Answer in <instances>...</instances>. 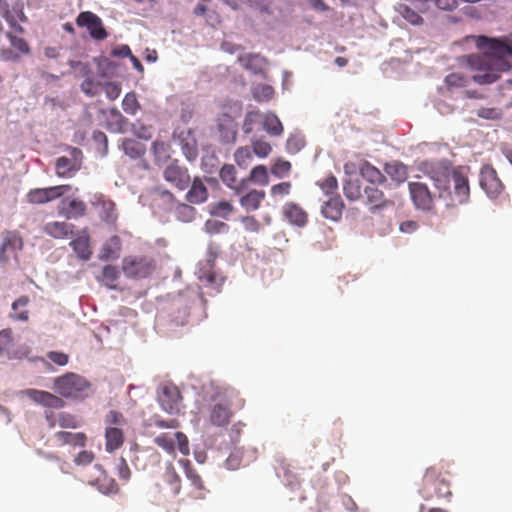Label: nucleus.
<instances>
[{"mask_svg": "<svg viewBox=\"0 0 512 512\" xmlns=\"http://www.w3.org/2000/svg\"><path fill=\"white\" fill-rule=\"evenodd\" d=\"M378 186L379 185H367L364 188L365 204L372 213L383 210L392 204Z\"/></svg>", "mask_w": 512, "mask_h": 512, "instance_id": "16", "label": "nucleus"}, {"mask_svg": "<svg viewBox=\"0 0 512 512\" xmlns=\"http://www.w3.org/2000/svg\"><path fill=\"white\" fill-rule=\"evenodd\" d=\"M283 215L291 224L299 227L304 226L308 220V215L304 209L293 202L284 205Z\"/></svg>", "mask_w": 512, "mask_h": 512, "instance_id": "25", "label": "nucleus"}, {"mask_svg": "<svg viewBox=\"0 0 512 512\" xmlns=\"http://www.w3.org/2000/svg\"><path fill=\"white\" fill-rule=\"evenodd\" d=\"M122 269L127 277L142 279L153 273L155 261L145 256H128L123 259Z\"/></svg>", "mask_w": 512, "mask_h": 512, "instance_id": "6", "label": "nucleus"}, {"mask_svg": "<svg viewBox=\"0 0 512 512\" xmlns=\"http://www.w3.org/2000/svg\"><path fill=\"white\" fill-rule=\"evenodd\" d=\"M246 180V183L251 181L257 183L262 186H266L269 183V175L266 166L257 165L255 166L249 174V177Z\"/></svg>", "mask_w": 512, "mask_h": 512, "instance_id": "38", "label": "nucleus"}, {"mask_svg": "<svg viewBox=\"0 0 512 512\" xmlns=\"http://www.w3.org/2000/svg\"><path fill=\"white\" fill-rule=\"evenodd\" d=\"M344 171L347 175L359 172L369 185H382L386 182V176L366 160L349 161L344 164Z\"/></svg>", "mask_w": 512, "mask_h": 512, "instance_id": "7", "label": "nucleus"}, {"mask_svg": "<svg viewBox=\"0 0 512 512\" xmlns=\"http://www.w3.org/2000/svg\"><path fill=\"white\" fill-rule=\"evenodd\" d=\"M122 107L125 113L135 115L140 109V104L135 93H127L122 100Z\"/></svg>", "mask_w": 512, "mask_h": 512, "instance_id": "42", "label": "nucleus"}, {"mask_svg": "<svg viewBox=\"0 0 512 512\" xmlns=\"http://www.w3.org/2000/svg\"><path fill=\"white\" fill-rule=\"evenodd\" d=\"M70 65H71L72 69L74 70V74H75L76 78H84L85 79V78L91 76V74H92L90 67L86 63H83L80 61H77V62L71 61Z\"/></svg>", "mask_w": 512, "mask_h": 512, "instance_id": "53", "label": "nucleus"}, {"mask_svg": "<svg viewBox=\"0 0 512 512\" xmlns=\"http://www.w3.org/2000/svg\"><path fill=\"white\" fill-rule=\"evenodd\" d=\"M174 437L178 450L185 456L189 455L190 447L187 436L182 432H176Z\"/></svg>", "mask_w": 512, "mask_h": 512, "instance_id": "56", "label": "nucleus"}, {"mask_svg": "<svg viewBox=\"0 0 512 512\" xmlns=\"http://www.w3.org/2000/svg\"><path fill=\"white\" fill-rule=\"evenodd\" d=\"M159 404L169 414H179L182 408V396L179 389L172 384L161 387L158 395Z\"/></svg>", "mask_w": 512, "mask_h": 512, "instance_id": "11", "label": "nucleus"}, {"mask_svg": "<svg viewBox=\"0 0 512 512\" xmlns=\"http://www.w3.org/2000/svg\"><path fill=\"white\" fill-rule=\"evenodd\" d=\"M153 154L156 161H166L170 158V145L163 141H154L152 144Z\"/></svg>", "mask_w": 512, "mask_h": 512, "instance_id": "43", "label": "nucleus"}, {"mask_svg": "<svg viewBox=\"0 0 512 512\" xmlns=\"http://www.w3.org/2000/svg\"><path fill=\"white\" fill-rule=\"evenodd\" d=\"M54 391L64 398L83 400L91 394V383L76 373H66L54 379Z\"/></svg>", "mask_w": 512, "mask_h": 512, "instance_id": "4", "label": "nucleus"}, {"mask_svg": "<svg viewBox=\"0 0 512 512\" xmlns=\"http://www.w3.org/2000/svg\"><path fill=\"white\" fill-rule=\"evenodd\" d=\"M231 416L229 405L216 403L210 408L209 421L213 426L224 427L229 424Z\"/></svg>", "mask_w": 512, "mask_h": 512, "instance_id": "21", "label": "nucleus"}, {"mask_svg": "<svg viewBox=\"0 0 512 512\" xmlns=\"http://www.w3.org/2000/svg\"><path fill=\"white\" fill-rule=\"evenodd\" d=\"M133 132L140 139L149 140L152 137L151 127L139 122L133 125Z\"/></svg>", "mask_w": 512, "mask_h": 512, "instance_id": "64", "label": "nucleus"}, {"mask_svg": "<svg viewBox=\"0 0 512 512\" xmlns=\"http://www.w3.org/2000/svg\"><path fill=\"white\" fill-rule=\"evenodd\" d=\"M179 464L183 466L186 477L195 489V497L202 498L204 495L203 492L205 490V486L200 475L193 468L191 462L188 459H180Z\"/></svg>", "mask_w": 512, "mask_h": 512, "instance_id": "27", "label": "nucleus"}, {"mask_svg": "<svg viewBox=\"0 0 512 512\" xmlns=\"http://www.w3.org/2000/svg\"><path fill=\"white\" fill-rule=\"evenodd\" d=\"M174 435H170L168 433H162L155 437L154 443L164 449L169 454L175 453V440Z\"/></svg>", "mask_w": 512, "mask_h": 512, "instance_id": "41", "label": "nucleus"}, {"mask_svg": "<svg viewBox=\"0 0 512 512\" xmlns=\"http://www.w3.org/2000/svg\"><path fill=\"white\" fill-rule=\"evenodd\" d=\"M70 246L77 254V256L82 260L90 259L92 255V251L90 249L89 237L88 235H81L77 238L73 239L70 242Z\"/></svg>", "mask_w": 512, "mask_h": 512, "instance_id": "33", "label": "nucleus"}, {"mask_svg": "<svg viewBox=\"0 0 512 512\" xmlns=\"http://www.w3.org/2000/svg\"><path fill=\"white\" fill-rule=\"evenodd\" d=\"M26 200L28 203L35 204V205H41V204L48 203L44 188L31 189L26 194Z\"/></svg>", "mask_w": 512, "mask_h": 512, "instance_id": "46", "label": "nucleus"}, {"mask_svg": "<svg viewBox=\"0 0 512 512\" xmlns=\"http://www.w3.org/2000/svg\"><path fill=\"white\" fill-rule=\"evenodd\" d=\"M411 199L417 209L429 211L433 208V197L427 185L421 182H410Z\"/></svg>", "mask_w": 512, "mask_h": 512, "instance_id": "13", "label": "nucleus"}, {"mask_svg": "<svg viewBox=\"0 0 512 512\" xmlns=\"http://www.w3.org/2000/svg\"><path fill=\"white\" fill-rule=\"evenodd\" d=\"M242 461V456L239 451H233L230 453L228 458L225 461V465L229 470H236L240 467Z\"/></svg>", "mask_w": 512, "mask_h": 512, "instance_id": "63", "label": "nucleus"}, {"mask_svg": "<svg viewBox=\"0 0 512 512\" xmlns=\"http://www.w3.org/2000/svg\"><path fill=\"white\" fill-rule=\"evenodd\" d=\"M384 171L393 181L397 183L404 182L408 177L406 166L398 161L387 163L384 167Z\"/></svg>", "mask_w": 512, "mask_h": 512, "instance_id": "34", "label": "nucleus"}, {"mask_svg": "<svg viewBox=\"0 0 512 512\" xmlns=\"http://www.w3.org/2000/svg\"><path fill=\"white\" fill-rule=\"evenodd\" d=\"M181 491V478L173 463H167L165 472L149 490L148 499L151 503L164 507L168 512L175 510L177 497Z\"/></svg>", "mask_w": 512, "mask_h": 512, "instance_id": "3", "label": "nucleus"}, {"mask_svg": "<svg viewBox=\"0 0 512 512\" xmlns=\"http://www.w3.org/2000/svg\"><path fill=\"white\" fill-rule=\"evenodd\" d=\"M265 196V191L252 189L240 198V205L246 211H255L260 207Z\"/></svg>", "mask_w": 512, "mask_h": 512, "instance_id": "32", "label": "nucleus"}, {"mask_svg": "<svg viewBox=\"0 0 512 512\" xmlns=\"http://www.w3.org/2000/svg\"><path fill=\"white\" fill-rule=\"evenodd\" d=\"M3 17L9 24V26L16 32L23 33L24 29L21 27V22H26L27 17L25 16L22 7L19 4H15L9 9L6 3L1 5Z\"/></svg>", "mask_w": 512, "mask_h": 512, "instance_id": "18", "label": "nucleus"}, {"mask_svg": "<svg viewBox=\"0 0 512 512\" xmlns=\"http://www.w3.org/2000/svg\"><path fill=\"white\" fill-rule=\"evenodd\" d=\"M208 198V190L200 178H195L190 190L187 192L186 199L192 204H201Z\"/></svg>", "mask_w": 512, "mask_h": 512, "instance_id": "31", "label": "nucleus"}, {"mask_svg": "<svg viewBox=\"0 0 512 512\" xmlns=\"http://www.w3.org/2000/svg\"><path fill=\"white\" fill-rule=\"evenodd\" d=\"M291 170V163L285 160H278L271 168V172L276 177H283Z\"/></svg>", "mask_w": 512, "mask_h": 512, "instance_id": "54", "label": "nucleus"}, {"mask_svg": "<svg viewBox=\"0 0 512 512\" xmlns=\"http://www.w3.org/2000/svg\"><path fill=\"white\" fill-rule=\"evenodd\" d=\"M468 172V167L452 168L448 162H441L438 169L431 175L439 198L449 200L451 205L466 204L470 199Z\"/></svg>", "mask_w": 512, "mask_h": 512, "instance_id": "2", "label": "nucleus"}, {"mask_svg": "<svg viewBox=\"0 0 512 512\" xmlns=\"http://www.w3.org/2000/svg\"><path fill=\"white\" fill-rule=\"evenodd\" d=\"M47 358L59 366H65L69 362V355L60 351H50L47 353Z\"/></svg>", "mask_w": 512, "mask_h": 512, "instance_id": "61", "label": "nucleus"}, {"mask_svg": "<svg viewBox=\"0 0 512 512\" xmlns=\"http://www.w3.org/2000/svg\"><path fill=\"white\" fill-rule=\"evenodd\" d=\"M29 303L30 298L27 295L18 297L12 303V312L10 313V318L14 321L27 322L30 317L29 310L27 309Z\"/></svg>", "mask_w": 512, "mask_h": 512, "instance_id": "29", "label": "nucleus"}, {"mask_svg": "<svg viewBox=\"0 0 512 512\" xmlns=\"http://www.w3.org/2000/svg\"><path fill=\"white\" fill-rule=\"evenodd\" d=\"M75 226L65 221H52L43 226V232L54 239H68L73 236Z\"/></svg>", "mask_w": 512, "mask_h": 512, "instance_id": "20", "label": "nucleus"}, {"mask_svg": "<svg viewBox=\"0 0 512 512\" xmlns=\"http://www.w3.org/2000/svg\"><path fill=\"white\" fill-rule=\"evenodd\" d=\"M7 37L9 39L12 47L14 49H16L18 52H20L21 54H29L30 53L29 45L25 39H23L21 37L14 36L11 33H7Z\"/></svg>", "mask_w": 512, "mask_h": 512, "instance_id": "51", "label": "nucleus"}, {"mask_svg": "<svg viewBox=\"0 0 512 512\" xmlns=\"http://www.w3.org/2000/svg\"><path fill=\"white\" fill-rule=\"evenodd\" d=\"M53 439L60 446L71 445L73 447H84L86 444V435L82 432L72 433L59 431L53 435Z\"/></svg>", "mask_w": 512, "mask_h": 512, "instance_id": "28", "label": "nucleus"}, {"mask_svg": "<svg viewBox=\"0 0 512 512\" xmlns=\"http://www.w3.org/2000/svg\"><path fill=\"white\" fill-rule=\"evenodd\" d=\"M46 193L47 202H51L62 197L66 192L71 189L70 185H58L44 188Z\"/></svg>", "mask_w": 512, "mask_h": 512, "instance_id": "48", "label": "nucleus"}, {"mask_svg": "<svg viewBox=\"0 0 512 512\" xmlns=\"http://www.w3.org/2000/svg\"><path fill=\"white\" fill-rule=\"evenodd\" d=\"M344 204L340 196H330L323 201L321 212L327 219L337 221L341 218Z\"/></svg>", "mask_w": 512, "mask_h": 512, "instance_id": "24", "label": "nucleus"}, {"mask_svg": "<svg viewBox=\"0 0 512 512\" xmlns=\"http://www.w3.org/2000/svg\"><path fill=\"white\" fill-rule=\"evenodd\" d=\"M58 214L66 219H78L84 217L87 212V205L77 198H64L58 205Z\"/></svg>", "mask_w": 512, "mask_h": 512, "instance_id": "15", "label": "nucleus"}, {"mask_svg": "<svg viewBox=\"0 0 512 512\" xmlns=\"http://www.w3.org/2000/svg\"><path fill=\"white\" fill-rule=\"evenodd\" d=\"M263 129L271 136H280L283 133L282 123L273 113H267L264 116Z\"/></svg>", "mask_w": 512, "mask_h": 512, "instance_id": "36", "label": "nucleus"}, {"mask_svg": "<svg viewBox=\"0 0 512 512\" xmlns=\"http://www.w3.org/2000/svg\"><path fill=\"white\" fill-rule=\"evenodd\" d=\"M76 25L86 28L94 40L102 41L108 37L104 24L99 16L91 11H83L76 18Z\"/></svg>", "mask_w": 512, "mask_h": 512, "instance_id": "9", "label": "nucleus"}, {"mask_svg": "<svg viewBox=\"0 0 512 512\" xmlns=\"http://www.w3.org/2000/svg\"><path fill=\"white\" fill-rule=\"evenodd\" d=\"M102 275H103L104 280L107 281V285L110 288H114L115 286L112 285V283H114L119 277V272H118L117 268L114 266H111V265H106L103 268Z\"/></svg>", "mask_w": 512, "mask_h": 512, "instance_id": "57", "label": "nucleus"}, {"mask_svg": "<svg viewBox=\"0 0 512 512\" xmlns=\"http://www.w3.org/2000/svg\"><path fill=\"white\" fill-rule=\"evenodd\" d=\"M99 85L89 76L82 82L81 90L88 96H95L99 92Z\"/></svg>", "mask_w": 512, "mask_h": 512, "instance_id": "58", "label": "nucleus"}, {"mask_svg": "<svg viewBox=\"0 0 512 512\" xmlns=\"http://www.w3.org/2000/svg\"><path fill=\"white\" fill-rule=\"evenodd\" d=\"M343 190L346 198L351 201L358 200L362 196V187L358 179L350 178L347 180L344 184Z\"/></svg>", "mask_w": 512, "mask_h": 512, "instance_id": "39", "label": "nucleus"}, {"mask_svg": "<svg viewBox=\"0 0 512 512\" xmlns=\"http://www.w3.org/2000/svg\"><path fill=\"white\" fill-rule=\"evenodd\" d=\"M234 159L239 167L246 168L253 160V151L248 146L239 147L234 153Z\"/></svg>", "mask_w": 512, "mask_h": 512, "instance_id": "40", "label": "nucleus"}, {"mask_svg": "<svg viewBox=\"0 0 512 512\" xmlns=\"http://www.w3.org/2000/svg\"><path fill=\"white\" fill-rule=\"evenodd\" d=\"M253 154L259 158H266L272 151L270 143L264 139H254L251 142Z\"/></svg>", "mask_w": 512, "mask_h": 512, "instance_id": "44", "label": "nucleus"}, {"mask_svg": "<svg viewBox=\"0 0 512 512\" xmlns=\"http://www.w3.org/2000/svg\"><path fill=\"white\" fill-rule=\"evenodd\" d=\"M273 95L274 89L270 85H258L253 92V96L257 101H269Z\"/></svg>", "mask_w": 512, "mask_h": 512, "instance_id": "49", "label": "nucleus"}, {"mask_svg": "<svg viewBox=\"0 0 512 512\" xmlns=\"http://www.w3.org/2000/svg\"><path fill=\"white\" fill-rule=\"evenodd\" d=\"M261 118V114L258 111H251L248 112L245 116L244 122H243V132L245 134H250L254 130V124L257 123Z\"/></svg>", "mask_w": 512, "mask_h": 512, "instance_id": "50", "label": "nucleus"}, {"mask_svg": "<svg viewBox=\"0 0 512 512\" xmlns=\"http://www.w3.org/2000/svg\"><path fill=\"white\" fill-rule=\"evenodd\" d=\"M121 239L114 235L102 246L99 259L108 261L118 259L121 252Z\"/></svg>", "mask_w": 512, "mask_h": 512, "instance_id": "30", "label": "nucleus"}, {"mask_svg": "<svg viewBox=\"0 0 512 512\" xmlns=\"http://www.w3.org/2000/svg\"><path fill=\"white\" fill-rule=\"evenodd\" d=\"M216 258L217 252L210 246L205 264L200 268L199 279L206 285L219 288L223 284L224 278L214 270Z\"/></svg>", "mask_w": 512, "mask_h": 512, "instance_id": "12", "label": "nucleus"}, {"mask_svg": "<svg viewBox=\"0 0 512 512\" xmlns=\"http://www.w3.org/2000/svg\"><path fill=\"white\" fill-rule=\"evenodd\" d=\"M58 424L62 428L75 429L79 426L78 420L71 414L60 413L58 416Z\"/></svg>", "mask_w": 512, "mask_h": 512, "instance_id": "55", "label": "nucleus"}, {"mask_svg": "<svg viewBox=\"0 0 512 512\" xmlns=\"http://www.w3.org/2000/svg\"><path fill=\"white\" fill-rule=\"evenodd\" d=\"M25 394L35 403L45 407L62 408L64 406V401L60 397L47 391L28 389Z\"/></svg>", "mask_w": 512, "mask_h": 512, "instance_id": "19", "label": "nucleus"}, {"mask_svg": "<svg viewBox=\"0 0 512 512\" xmlns=\"http://www.w3.org/2000/svg\"><path fill=\"white\" fill-rule=\"evenodd\" d=\"M217 127L225 142L235 141L237 125L234 119L227 113L221 114L217 119Z\"/></svg>", "mask_w": 512, "mask_h": 512, "instance_id": "26", "label": "nucleus"}, {"mask_svg": "<svg viewBox=\"0 0 512 512\" xmlns=\"http://www.w3.org/2000/svg\"><path fill=\"white\" fill-rule=\"evenodd\" d=\"M468 82V78L460 73H451L445 78V83L449 87H465Z\"/></svg>", "mask_w": 512, "mask_h": 512, "instance_id": "52", "label": "nucleus"}, {"mask_svg": "<svg viewBox=\"0 0 512 512\" xmlns=\"http://www.w3.org/2000/svg\"><path fill=\"white\" fill-rule=\"evenodd\" d=\"M104 92L110 100H115L121 93V86L115 82H107L103 86Z\"/></svg>", "mask_w": 512, "mask_h": 512, "instance_id": "62", "label": "nucleus"}, {"mask_svg": "<svg viewBox=\"0 0 512 512\" xmlns=\"http://www.w3.org/2000/svg\"><path fill=\"white\" fill-rule=\"evenodd\" d=\"M222 182L227 185L230 189L234 190L237 195L244 192L246 187V180H242L239 184L236 179V169L233 165H224L219 173Z\"/></svg>", "mask_w": 512, "mask_h": 512, "instance_id": "22", "label": "nucleus"}, {"mask_svg": "<svg viewBox=\"0 0 512 512\" xmlns=\"http://www.w3.org/2000/svg\"><path fill=\"white\" fill-rule=\"evenodd\" d=\"M23 248V239L16 231H7L3 234L0 246V262H7L10 254Z\"/></svg>", "mask_w": 512, "mask_h": 512, "instance_id": "17", "label": "nucleus"}, {"mask_svg": "<svg viewBox=\"0 0 512 512\" xmlns=\"http://www.w3.org/2000/svg\"><path fill=\"white\" fill-rule=\"evenodd\" d=\"M477 116L484 119L496 120L502 117V112L497 108L482 107L477 110Z\"/></svg>", "mask_w": 512, "mask_h": 512, "instance_id": "60", "label": "nucleus"}, {"mask_svg": "<svg viewBox=\"0 0 512 512\" xmlns=\"http://www.w3.org/2000/svg\"><path fill=\"white\" fill-rule=\"evenodd\" d=\"M83 153L79 148L70 147L69 157L61 156L56 160L55 172L58 177L70 178L81 169Z\"/></svg>", "mask_w": 512, "mask_h": 512, "instance_id": "8", "label": "nucleus"}, {"mask_svg": "<svg viewBox=\"0 0 512 512\" xmlns=\"http://www.w3.org/2000/svg\"><path fill=\"white\" fill-rule=\"evenodd\" d=\"M98 203L101 205V218L103 221L112 224L117 219L116 208L114 202L100 197Z\"/></svg>", "mask_w": 512, "mask_h": 512, "instance_id": "37", "label": "nucleus"}, {"mask_svg": "<svg viewBox=\"0 0 512 512\" xmlns=\"http://www.w3.org/2000/svg\"><path fill=\"white\" fill-rule=\"evenodd\" d=\"M320 188L325 193L326 197L339 196L337 194V188H338L337 179L333 175L326 177L320 183Z\"/></svg>", "mask_w": 512, "mask_h": 512, "instance_id": "47", "label": "nucleus"}, {"mask_svg": "<svg viewBox=\"0 0 512 512\" xmlns=\"http://www.w3.org/2000/svg\"><path fill=\"white\" fill-rule=\"evenodd\" d=\"M479 185L491 199H496L504 190L497 171L491 165L481 167Z\"/></svg>", "mask_w": 512, "mask_h": 512, "instance_id": "10", "label": "nucleus"}, {"mask_svg": "<svg viewBox=\"0 0 512 512\" xmlns=\"http://www.w3.org/2000/svg\"><path fill=\"white\" fill-rule=\"evenodd\" d=\"M122 148L125 154L132 159H138L146 152L145 145L134 139H124L122 142Z\"/></svg>", "mask_w": 512, "mask_h": 512, "instance_id": "35", "label": "nucleus"}, {"mask_svg": "<svg viewBox=\"0 0 512 512\" xmlns=\"http://www.w3.org/2000/svg\"><path fill=\"white\" fill-rule=\"evenodd\" d=\"M477 47L483 50V55L468 56L470 66L479 72L471 78L478 84H490L498 79V74L492 66H502L503 60L512 56V41L506 38L496 39L486 36H479Z\"/></svg>", "mask_w": 512, "mask_h": 512, "instance_id": "1", "label": "nucleus"}, {"mask_svg": "<svg viewBox=\"0 0 512 512\" xmlns=\"http://www.w3.org/2000/svg\"><path fill=\"white\" fill-rule=\"evenodd\" d=\"M27 355V350L18 352L13 350V337L9 329L0 331V357L17 359Z\"/></svg>", "mask_w": 512, "mask_h": 512, "instance_id": "23", "label": "nucleus"}, {"mask_svg": "<svg viewBox=\"0 0 512 512\" xmlns=\"http://www.w3.org/2000/svg\"><path fill=\"white\" fill-rule=\"evenodd\" d=\"M233 205L228 201H219L211 206V214L227 218L233 212Z\"/></svg>", "mask_w": 512, "mask_h": 512, "instance_id": "45", "label": "nucleus"}, {"mask_svg": "<svg viewBox=\"0 0 512 512\" xmlns=\"http://www.w3.org/2000/svg\"><path fill=\"white\" fill-rule=\"evenodd\" d=\"M164 179L178 188L179 190L186 189L191 178L186 168H183L177 164V162L170 163L164 170Z\"/></svg>", "mask_w": 512, "mask_h": 512, "instance_id": "14", "label": "nucleus"}, {"mask_svg": "<svg viewBox=\"0 0 512 512\" xmlns=\"http://www.w3.org/2000/svg\"><path fill=\"white\" fill-rule=\"evenodd\" d=\"M401 14L405 20L413 25H418L423 21L422 17L408 6L402 7Z\"/></svg>", "mask_w": 512, "mask_h": 512, "instance_id": "59", "label": "nucleus"}, {"mask_svg": "<svg viewBox=\"0 0 512 512\" xmlns=\"http://www.w3.org/2000/svg\"><path fill=\"white\" fill-rule=\"evenodd\" d=\"M105 449L112 453L124 443V428L128 426L126 417L119 411L110 410L104 417Z\"/></svg>", "mask_w": 512, "mask_h": 512, "instance_id": "5", "label": "nucleus"}]
</instances>
